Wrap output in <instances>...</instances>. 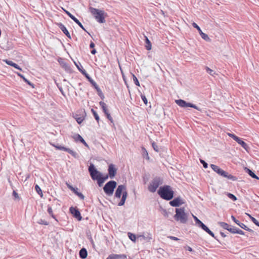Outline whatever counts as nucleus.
I'll use <instances>...</instances> for the list:
<instances>
[{
	"label": "nucleus",
	"mask_w": 259,
	"mask_h": 259,
	"mask_svg": "<svg viewBox=\"0 0 259 259\" xmlns=\"http://www.w3.org/2000/svg\"><path fill=\"white\" fill-rule=\"evenodd\" d=\"M160 197L166 200H170L174 197V192L169 185H164L160 187L157 191Z\"/></svg>",
	"instance_id": "1"
},
{
	"label": "nucleus",
	"mask_w": 259,
	"mask_h": 259,
	"mask_svg": "<svg viewBox=\"0 0 259 259\" xmlns=\"http://www.w3.org/2000/svg\"><path fill=\"white\" fill-rule=\"evenodd\" d=\"M90 13L94 16L95 19L100 23H105V18L107 14L103 10L97 9L93 7H90Z\"/></svg>",
	"instance_id": "2"
},
{
	"label": "nucleus",
	"mask_w": 259,
	"mask_h": 259,
	"mask_svg": "<svg viewBox=\"0 0 259 259\" xmlns=\"http://www.w3.org/2000/svg\"><path fill=\"white\" fill-rule=\"evenodd\" d=\"M185 211L184 207L176 208V214L174 217L175 220L182 224H186L188 221V214Z\"/></svg>",
	"instance_id": "3"
},
{
	"label": "nucleus",
	"mask_w": 259,
	"mask_h": 259,
	"mask_svg": "<svg viewBox=\"0 0 259 259\" xmlns=\"http://www.w3.org/2000/svg\"><path fill=\"white\" fill-rule=\"evenodd\" d=\"M163 183V179L162 178L159 177H154L151 182L150 183L148 189V190L152 193H154L156 191L157 188L162 184Z\"/></svg>",
	"instance_id": "4"
},
{
	"label": "nucleus",
	"mask_w": 259,
	"mask_h": 259,
	"mask_svg": "<svg viewBox=\"0 0 259 259\" xmlns=\"http://www.w3.org/2000/svg\"><path fill=\"white\" fill-rule=\"evenodd\" d=\"M117 186V183L114 181H110L107 182L103 187L105 193L108 196L113 195L114 189Z\"/></svg>",
	"instance_id": "5"
},
{
	"label": "nucleus",
	"mask_w": 259,
	"mask_h": 259,
	"mask_svg": "<svg viewBox=\"0 0 259 259\" xmlns=\"http://www.w3.org/2000/svg\"><path fill=\"white\" fill-rule=\"evenodd\" d=\"M88 169L92 179L94 181H97L100 176H102V173L95 168L93 163L90 164Z\"/></svg>",
	"instance_id": "6"
},
{
	"label": "nucleus",
	"mask_w": 259,
	"mask_h": 259,
	"mask_svg": "<svg viewBox=\"0 0 259 259\" xmlns=\"http://www.w3.org/2000/svg\"><path fill=\"white\" fill-rule=\"evenodd\" d=\"M176 103L177 105H178L181 107L185 108V107H192L193 108L198 111H201V109L197 106L196 105L191 103L186 102L185 101L182 100V99H179L176 100Z\"/></svg>",
	"instance_id": "7"
},
{
	"label": "nucleus",
	"mask_w": 259,
	"mask_h": 259,
	"mask_svg": "<svg viewBox=\"0 0 259 259\" xmlns=\"http://www.w3.org/2000/svg\"><path fill=\"white\" fill-rule=\"evenodd\" d=\"M228 135L237 142L239 145H240L244 149L247 150L249 148L247 144L241 140L240 138L238 137L236 135L231 133H228Z\"/></svg>",
	"instance_id": "8"
},
{
	"label": "nucleus",
	"mask_w": 259,
	"mask_h": 259,
	"mask_svg": "<svg viewBox=\"0 0 259 259\" xmlns=\"http://www.w3.org/2000/svg\"><path fill=\"white\" fill-rule=\"evenodd\" d=\"M184 203V200L180 196L174 198L169 202V204L173 207H179Z\"/></svg>",
	"instance_id": "9"
},
{
	"label": "nucleus",
	"mask_w": 259,
	"mask_h": 259,
	"mask_svg": "<svg viewBox=\"0 0 259 259\" xmlns=\"http://www.w3.org/2000/svg\"><path fill=\"white\" fill-rule=\"evenodd\" d=\"M53 146H54L57 149L63 150L64 151L67 152L68 153L70 154L72 156H73L75 158H76L77 157V153L69 148L59 145H53Z\"/></svg>",
	"instance_id": "10"
},
{
	"label": "nucleus",
	"mask_w": 259,
	"mask_h": 259,
	"mask_svg": "<svg viewBox=\"0 0 259 259\" xmlns=\"http://www.w3.org/2000/svg\"><path fill=\"white\" fill-rule=\"evenodd\" d=\"M53 146H54L57 149L63 150L64 151L67 152L68 153L70 154L72 156H73L75 158H76L77 157V153L69 148L59 145H53Z\"/></svg>",
	"instance_id": "11"
},
{
	"label": "nucleus",
	"mask_w": 259,
	"mask_h": 259,
	"mask_svg": "<svg viewBox=\"0 0 259 259\" xmlns=\"http://www.w3.org/2000/svg\"><path fill=\"white\" fill-rule=\"evenodd\" d=\"M69 211L73 217L76 219L78 221H80L82 220L81 214L77 208L71 207L69 208Z\"/></svg>",
	"instance_id": "12"
},
{
	"label": "nucleus",
	"mask_w": 259,
	"mask_h": 259,
	"mask_svg": "<svg viewBox=\"0 0 259 259\" xmlns=\"http://www.w3.org/2000/svg\"><path fill=\"white\" fill-rule=\"evenodd\" d=\"M117 169L116 168L114 164L111 163L108 166V177L111 179L114 178L117 172Z\"/></svg>",
	"instance_id": "13"
},
{
	"label": "nucleus",
	"mask_w": 259,
	"mask_h": 259,
	"mask_svg": "<svg viewBox=\"0 0 259 259\" xmlns=\"http://www.w3.org/2000/svg\"><path fill=\"white\" fill-rule=\"evenodd\" d=\"M126 190V186L124 185H119L115 193V197L117 198H120L121 196V195L123 193L124 191Z\"/></svg>",
	"instance_id": "14"
},
{
	"label": "nucleus",
	"mask_w": 259,
	"mask_h": 259,
	"mask_svg": "<svg viewBox=\"0 0 259 259\" xmlns=\"http://www.w3.org/2000/svg\"><path fill=\"white\" fill-rule=\"evenodd\" d=\"M192 26L198 30L200 35L203 39L207 41H210V39L208 37V35L203 33L200 29V27L196 23L193 22Z\"/></svg>",
	"instance_id": "15"
},
{
	"label": "nucleus",
	"mask_w": 259,
	"mask_h": 259,
	"mask_svg": "<svg viewBox=\"0 0 259 259\" xmlns=\"http://www.w3.org/2000/svg\"><path fill=\"white\" fill-rule=\"evenodd\" d=\"M82 74L84 75V76L88 79V80L90 82V83L92 84V85L95 88L97 92L100 91V89L98 85V84L96 83V82L92 79V78L90 76V75L87 73L86 71H82Z\"/></svg>",
	"instance_id": "16"
},
{
	"label": "nucleus",
	"mask_w": 259,
	"mask_h": 259,
	"mask_svg": "<svg viewBox=\"0 0 259 259\" xmlns=\"http://www.w3.org/2000/svg\"><path fill=\"white\" fill-rule=\"evenodd\" d=\"M231 219L237 225L240 226L241 228L250 232H253V231L252 229L248 228L245 224L240 223L238 220H236L234 215H231Z\"/></svg>",
	"instance_id": "17"
},
{
	"label": "nucleus",
	"mask_w": 259,
	"mask_h": 259,
	"mask_svg": "<svg viewBox=\"0 0 259 259\" xmlns=\"http://www.w3.org/2000/svg\"><path fill=\"white\" fill-rule=\"evenodd\" d=\"M211 168L219 175L223 177L225 174V171L220 168L218 166L211 164H210Z\"/></svg>",
	"instance_id": "18"
},
{
	"label": "nucleus",
	"mask_w": 259,
	"mask_h": 259,
	"mask_svg": "<svg viewBox=\"0 0 259 259\" xmlns=\"http://www.w3.org/2000/svg\"><path fill=\"white\" fill-rule=\"evenodd\" d=\"M57 25L68 38H69V39L71 38L69 32H68L66 27L63 24H62L61 23H57Z\"/></svg>",
	"instance_id": "19"
},
{
	"label": "nucleus",
	"mask_w": 259,
	"mask_h": 259,
	"mask_svg": "<svg viewBox=\"0 0 259 259\" xmlns=\"http://www.w3.org/2000/svg\"><path fill=\"white\" fill-rule=\"evenodd\" d=\"M73 138L75 141H80L82 143L85 147H89L88 144L86 143L82 137L79 134H75L73 136Z\"/></svg>",
	"instance_id": "20"
},
{
	"label": "nucleus",
	"mask_w": 259,
	"mask_h": 259,
	"mask_svg": "<svg viewBox=\"0 0 259 259\" xmlns=\"http://www.w3.org/2000/svg\"><path fill=\"white\" fill-rule=\"evenodd\" d=\"M127 191H124L123 193L122 194V197L121 199L120 200V202L118 203V206H122L125 203V200L126 199V198L127 197Z\"/></svg>",
	"instance_id": "21"
},
{
	"label": "nucleus",
	"mask_w": 259,
	"mask_h": 259,
	"mask_svg": "<svg viewBox=\"0 0 259 259\" xmlns=\"http://www.w3.org/2000/svg\"><path fill=\"white\" fill-rule=\"evenodd\" d=\"M127 191H124L123 193L122 194V197L121 199L120 200V202L118 203V206H122L125 203V200L126 199V198L127 197Z\"/></svg>",
	"instance_id": "22"
},
{
	"label": "nucleus",
	"mask_w": 259,
	"mask_h": 259,
	"mask_svg": "<svg viewBox=\"0 0 259 259\" xmlns=\"http://www.w3.org/2000/svg\"><path fill=\"white\" fill-rule=\"evenodd\" d=\"M108 175H107L105 176H100V177L98 179L97 182L99 187H101L103 183L108 179Z\"/></svg>",
	"instance_id": "23"
},
{
	"label": "nucleus",
	"mask_w": 259,
	"mask_h": 259,
	"mask_svg": "<svg viewBox=\"0 0 259 259\" xmlns=\"http://www.w3.org/2000/svg\"><path fill=\"white\" fill-rule=\"evenodd\" d=\"M79 256L82 259L85 258L88 256V252L85 248H81L79 252Z\"/></svg>",
	"instance_id": "24"
},
{
	"label": "nucleus",
	"mask_w": 259,
	"mask_h": 259,
	"mask_svg": "<svg viewBox=\"0 0 259 259\" xmlns=\"http://www.w3.org/2000/svg\"><path fill=\"white\" fill-rule=\"evenodd\" d=\"M4 61L8 65L13 66L14 68L18 69L20 70H22L21 68L19 66V65L13 62L12 61H10L8 60H4Z\"/></svg>",
	"instance_id": "25"
},
{
	"label": "nucleus",
	"mask_w": 259,
	"mask_h": 259,
	"mask_svg": "<svg viewBox=\"0 0 259 259\" xmlns=\"http://www.w3.org/2000/svg\"><path fill=\"white\" fill-rule=\"evenodd\" d=\"M245 170L251 178L259 180V178L250 169L245 167Z\"/></svg>",
	"instance_id": "26"
},
{
	"label": "nucleus",
	"mask_w": 259,
	"mask_h": 259,
	"mask_svg": "<svg viewBox=\"0 0 259 259\" xmlns=\"http://www.w3.org/2000/svg\"><path fill=\"white\" fill-rule=\"evenodd\" d=\"M203 230L205 231L206 232H207L213 238H214L215 240H217L219 242H220V241L215 236L214 234L206 226L204 227V228Z\"/></svg>",
	"instance_id": "27"
},
{
	"label": "nucleus",
	"mask_w": 259,
	"mask_h": 259,
	"mask_svg": "<svg viewBox=\"0 0 259 259\" xmlns=\"http://www.w3.org/2000/svg\"><path fill=\"white\" fill-rule=\"evenodd\" d=\"M145 37L146 42L145 48L147 50H150L152 48L151 43L147 36H145Z\"/></svg>",
	"instance_id": "28"
},
{
	"label": "nucleus",
	"mask_w": 259,
	"mask_h": 259,
	"mask_svg": "<svg viewBox=\"0 0 259 259\" xmlns=\"http://www.w3.org/2000/svg\"><path fill=\"white\" fill-rule=\"evenodd\" d=\"M66 185L68 189L72 191L75 195H76L79 192H78L77 188H74L72 186L70 185L68 183H66Z\"/></svg>",
	"instance_id": "29"
},
{
	"label": "nucleus",
	"mask_w": 259,
	"mask_h": 259,
	"mask_svg": "<svg viewBox=\"0 0 259 259\" xmlns=\"http://www.w3.org/2000/svg\"><path fill=\"white\" fill-rule=\"evenodd\" d=\"M17 74L20 76L21 78H22L23 79V80L26 82L28 84H29V85L32 87L33 88L34 87H33V84L30 81H29L27 79H26L24 76L23 75H22V74H21L20 73H18L17 72Z\"/></svg>",
	"instance_id": "30"
},
{
	"label": "nucleus",
	"mask_w": 259,
	"mask_h": 259,
	"mask_svg": "<svg viewBox=\"0 0 259 259\" xmlns=\"http://www.w3.org/2000/svg\"><path fill=\"white\" fill-rule=\"evenodd\" d=\"M223 177L227 178L229 180H232L233 181H236L237 180V178L236 177H235V176H234L233 175H231L230 174H229L226 171H225V174L224 176H223Z\"/></svg>",
	"instance_id": "31"
},
{
	"label": "nucleus",
	"mask_w": 259,
	"mask_h": 259,
	"mask_svg": "<svg viewBox=\"0 0 259 259\" xmlns=\"http://www.w3.org/2000/svg\"><path fill=\"white\" fill-rule=\"evenodd\" d=\"M219 225L223 228L224 229H226V230H228L229 228L230 227V225H229V224H228L227 223H225V222H219Z\"/></svg>",
	"instance_id": "32"
},
{
	"label": "nucleus",
	"mask_w": 259,
	"mask_h": 259,
	"mask_svg": "<svg viewBox=\"0 0 259 259\" xmlns=\"http://www.w3.org/2000/svg\"><path fill=\"white\" fill-rule=\"evenodd\" d=\"M245 214L249 217L251 221L255 224L257 226L259 227V222L253 217H252L250 214L248 213H245Z\"/></svg>",
	"instance_id": "33"
},
{
	"label": "nucleus",
	"mask_w": 259,
	"mask_h": 259,
	"mask_svg": "<svg viewBox=\"0 0 259 259\" xmlns=\"http://www.w3.org/2000/svg\"><path fill=\"white\" fill-rule=\"evenodd\" d=\"M47 211L48 213L56 221H58L57 220L56 218L55 215L53 214V210L51 207V206L48 205V210Z\"/></svg>",
	"instance_id": "34"
},
{
	"label": "nucleus",
	"mask_w": 259,
	"mask_h": 259,
	"mask_svg": "<svg viewBox=\"0 0 259 259\" xmlns=\"http://www.w3.org/2000/svg\"><path fill=\"white\" fill-rule=\"evenodd\" d=\"M142 155L144 157H145L146 159L149 160V157L148 155V153L146 149L144 147L142 148Z\"/></svg>",
	"instance_id": "35"
},
{
	"label": "nucleus",
	"mask_w": 259,
	"mask_h": 259,
	"mask_svg": "<svg viewBox=\"0 0 259 259\" xmlns=\"http://www.w3.org/2000/svg\"><path fill=\"white\" fill-rule=\"evenodd\" d=\"M114 255L116 259H126L127 258L126 255L124 254H114Z\"/></svg>",
	"instance_id": "36"
},
{
	"label": "nucleus",
	"mask_w": 259,
	"mask_h": 259,
	"mask_svg": "<svg viewBox=\"0 0 259 259\" xmlns=\"http://www.w3.org/2000/svg\"><path fill=\"white\" fill-rule=\"evenodd\" d=\"M206 72L211 76H214L216 74L215 72L212 69L209 68L208 67H205Z\"/></svg>",
	"instance_id": "37"
},
{
	"label": "nucleus",
	"mask_w": 259,
	"mask_h": 259,
	"mask_svg": "<svg viewBox=\"0 0 259 259\" xmlns=\"http://www.w3.org/2000/svg\"><path fill=\"white\" fill-rule=\"evenodd\" d=\"M91 112L93 113L95 119L97 120V121L98 122H99L100 118H99V116L98 114H97V112L95 110H94L93 109H91Z\"/></svg>",
	"instance_id": "38"
},
{
	"label": "nucleus",
	"mask_w": 259,
	"mask_h": 259,
	"mask_svg": "<svg viewBox=\"0 0 259 259\" xmlns=\"http://www.w3.org/2000/svg\"><path fill=\"white\" fill-rule=\"evenodd\" d=\"M35 189L37 193L40 195V196L42 197L43 196L42 191L40 188L37 185L35 186Z\"/></svg>",
	"instance_id": "39"
},
{
	"label": "nucleus",
	"mask_w": 259,
	"mask_h": 259,
	"mask_svg": "<svg viewBox=\"0 0 259 259\" xmlns=\"http://www.w3.org/2000/svg\"><path fill=\"white\" fill-rule=\"evenodd\" d=\"M128 236L130 238V239L134 242L136 241V236L135 234L132 233H128Z\"/></svg>",
	"instance_id": "40"
},
{
	"label": "nucleus",
	"mask_w": 259,
	"mask_h": 259,
	"mask_svg": "<svg viewBox=\"0 0 259 259\" xmlns=\"http://www.w3.org/2000/svg\"><path fill=\"white\" fill-rule=\"evenodd\" d=\"M36 222H37V223H38L39 224L45 225H49V223L47 221H46L44 220H42L41 219H39Z\"/></svg>",
	"instance_id": "41"
},
{
	"label": "nucleus",
	"mask_w": 259,
	"mask_h": 259,
	"mask_svg": "<svg viewBox=\"0 0 259 259\" xmlns=\"http://www.w3.org/2000/svg\"><path fill=\"white\" fill-rule=\"evenodd\" d=\"M99 104L101 106V107H102L103 111L107 109V106L104 102L100 101L99 102Z\"/></svg>",
	"instance_id": "42"
},
{
	"label": "nucleus",
	"mask_w": 259,
	"mask_h": 259,
	"mask_svg": "<svg viewBox=\"0 0 259 259\" xmlns=\"http://www.w3.org/2000/svg\"><path fill=\"white\" fill-rule=\"evenodd\" d=\"M227 196L230 199L233 200V201H236L237 200V197L233 194L228 193Z\"/></svg>",
	"instance_id": "43"
},
{
	"label": "nucleus",
	"mask_w": 259,
	"mask_h": 259,
	"mask_svg": "<svg viewBox=\"0 0 259 259\" xmlns=\"http://www.w3.org/2000/svg\"><path fill=\"white\" fill-rule=\"evenodd\" d=\"M152 147H153V149L156 152H159V149L158 148V146L157 145V144L155 142H153L152 143Z\"/></svg>",
	"instance_id": "44"
},
{
	"label": "nucleus",
	"mask_w": 259,
	"mask_h": 259,
	"mask_svg": "<svg viewBox=\"0 0 259 259\" xmlns=\"http://www.w3.org/2000/svg\"><path fill=\"white\" fill-rule=\"evenodd\" d=\"M237 228L235 227L230 226V227L229 228L228 231H229L230 232H231L232 233L235 234L236 231L237 230Z\"/></svg>",
	"instance_id": "45"
},
{
	"label": "nucleus",
	"mask_w": 259,
	"mask_h": 259,
	"mask_svg": "<svg viewBox=\"0 0 259 259\" xmlns=\"http://www.w3.org/2000/svg\"><path fill=\"white\" fill-rule=\"evenodd\" d=\"M133 77L134 83L136 84V85H137V86H140V82L138 81V79H137L136 76L134 74H133Z\"/></svg>",
	"instance_id": "46"
},
{
	"label": "nucleus",
	"mask_w": 259,
	"mask_h": 259,
	"mask_svg": "<svg viewBox=\"0 0 259 259\" xmlns=\"http://www.w3.org/2000/svg\"><path fill=\"white\" fill-rule=\"evenodd\" d=\"M76 121L78 124H80L84 120L83 117H75Z\"/></svg>",
	"instance_id": "47"
},
{
	"label": "nucleus",
	"mask_w": 259,
	"mask_h": 259,
	"mask_svg": "<svg viewBox=\"0 0 259 259\" xmlns=\"http://www.w3.org/2000/svg\"><path fill=\"white\" fill-rule=\"evenodd\" d=\"M162 214L166 218L168 217V212L165 209L162 208Z\"/></svg>",
	"instance_id": "48"
},
{
	"label": "nucleus",
	"mask_w": 259,
	"mask_h": 259,
	"mask_svg": "<svg viewBox=\"0 0 259 259\" xmlns=\"http://www.w3.org/2000/svg\"><path fill=\"white\" fill-rule=\"evenodd\" d=\"M200 162L203 165V166L204 167V168H207L208 164L204 160L200 159Z\"/></svg>",
	"instance_id": "49"
},
{
	"label": "nucleus",
	"mask_w": 259,
	"mask_h": 259,
	"mask_svg": "<svg viewBox=\"0 0 259 259\" xmlns=\"http://www.w3.org/2000/svg\"><path fill=\"white\" fill-rule=\"evenodd\" d=\"M141 99L143 100V101L144 102V103L146 105H147V103H148V101H147V99L146 97H145V96L141 95Z\"/></svg>",
	"instance_id": "50"
},
{
	"label": "nucleus",
	"mask_w": 259,
	"mask_h": 259,
	"mask_svg": "<svg viewBox=\"0 0 259 259\" xmlns=\"http://www.w3.org/2000/svg\"><path fill=\"white\" fill-rule=\"evenodd\" d=\"M76 195L81 199V200H84V196L81 193L78 192Z\"/></svg>",
	"instance_id": "51"
},
{
	"label": "nucleus",
	"mask_w": 259,
	"mask_h": 259,
	"mask_svg": "<svg viewBox=\"0 0 259 259\" xmlns=\"http://www.w3.org/2000/svg\"><path fill=\"white\" fill-rule=\"evenodd\" d=\"M75 65L76 66L77 69L79 70V71H80L81 72V73L82 74V71H86L84 69H83L82 67V66L80 65V67L76 63H75Z\"/></svg>",
	"instance_id": "52"
},
{
	"label": "nucleus",
	"mask_w": 259,
	"mask_h": 259,
	"mask_svg": "<svg viewBox=\"0 0 259 259\" xmlns=\"http://www.w3.org/2000/svg\"><path fill=\"white\" fill-rule=\"evenodd\" d=\"M107 118L110 121L111 123H113V119L111 116L110 113H108V114L106 115Z\"/></svg>",
	"instance_id": "53"
},
{
	"label": "nucleus",
	"mask_w": 259,
	"mask_h": 259,
	"mask_svg": "<svg viewBox=\"0 0 259 259\" xmlns=\"http://www.w3.org/2000/svg\"><path fill=\"white\" fill-rule=\"evenodd\" d=\"M76 23L77 24L81 29H82L84 31H86L85 29L84 28L82 24L79 21V20H78V21H77Z\"/></svg>",
	"instance_id": "54"
},
{
	"label": "nucleus",
	"mask_w": 259,
	"mask_h": 259,
	"mask_svg": "<svg viewBox=\"0 0 259 259\" xmlns=\"http://www.w3.org/2000/svg\"><path fill=\"white\" fill-rule=\"evenodd\" d=\"M236 233L241 234V235H244V232L242 230H241L239 229H238V228H237V230L236 231Z\"/></svg>",
	"instance_id": "55"
},
{
	"label": "nucleus",
	"mask_w": 259,
	"mask_h": 259,
	"mask_svg": "<svg viewBox=\"0 0 259 259\" xmlns=\"http://www.w3.org/2000/svg\"><path fill=\"white\" fill-rule=\"evenodd\" d=\"M106 259H116V258L115 257L114 255V254H111L110 255H109Z\"/></svg>",
	"instance_id": "56"
},
{
	"label": "nucleus",
	"mask_w": 259,
	"mask_h": 259,
	"mask_svg": "<svg viewBox=\"0 0 259 259\" xmlns=\"http://www.w3.org/2000/svg\"><path fill=\"white\" fill-rule=\"evenodd\" d=\"M98 92V93H99V96L101 97V98L102 99H103L104 98V95L103 94V93H102V92L101 90H100V91Z\"/></svg>",
	"instance_id": "57"
},
{
	"label": "nucleus",
	"mask_w": 259,
	"mask_h": 259,
	"mask_svg": "<svg viewBox=\"0 0 259 259\" xmlns=\"http://www.w3.org/2000/svg\"><path fill=\"white\" fill-rule=\"evenodd\" d=\"M168 238H169L170 239H171V240H176V241H177V240H179L180 239L176 237H174V236H169Z\"/></svg>",
	"instance_id": "58"
},
{
	"label": "nucleus",
	"mask_w": 259,
	"mask_h": 259,
	"mask_svg": "<svg viewBox=\"0 0 259 259\" xmlns=\"http://www.w3.org/2000/svg\"><path fill=\"white\" fill-rule=\"evenodd\" d=\"M205 226L206 225L204 224L202 222L198 226V227L199 228H201L202 230L204 228Z\"/></svg>",
	"instance_id": "59"
},
{
	"label": "nucleus",
	"mask_w": 259,
	"mask_h": 259,
	"mask_svg": "<svg viewBox=\"0 0 259 259\" xmlns=\"http://www.w3.org/2000/svg\"><path fill=\"white\" fill-rule=\"evenodd\" d=\"M185 248H186L188 251H190V252H192V251H193V249H192V248L191 247L189 246H187L186 247H185Z\"/></svg>",
	"instance_id": "60"
},
{
	"label": "nucleus",
	"mask_w": 259,
	"mask_h": 259,
	"mask_svg": "<svg viewBox=\"0 0 259 259\" xmlns=\"http://www.w3.org/2000/svg\"><path fill=\"white\" fill-rule=\"evenodd\" d=\"M58 88H59V91H60V92L61 93V94H62L64 96H65V94H64V91H63V90L62 88H61V87H58Z\"/></svg>",
	"instance_id": "61"
},
{
	"label": "nucleus",
	"mask_w": 259,
	"mask_h": 259,
	"mask_svg": "<svg viewBox=\"0 0 259 259\" xmlns=\"http://www.w3.org/2000/svg\"><path fill=\"white\" fill-rule=\"evenodd\" d=\"M13 194L15 198H18V193L15 191H13Z\"/></svg>",
	"instance_id": "62"
},
{
	"label": "nucleus",
	"mask_w": 259,
	"mask_h": 259,
	"mask_svg": "<svg viewBox=\"0 0 259 259\" xmlns=\"http://www.w3.org/2000/svg\"><path fill=\"white\" fill-rule=\"evenodd\" d=\"M95 44L93 41H91L90 44V47L91 48H94L95 47Z\"/></svg>",
	"instance_id": "63"
},
{
	"label": "nucleus",
	"mask_w": 259,
	"mask_h": 259,
	"mask_svg": "<svg viewBox=\"0 0 259 259\" xmlns=\"http://www.w3.org/2000/svg\"><path fill=\"white\" fill-rule=\"evenodd\" d=\"M97 53V51L95 49H93L91 51V53L93 54V55H95L96 53Z\"/></svg>",
	"instance_id": "64"
}]
</instances>
